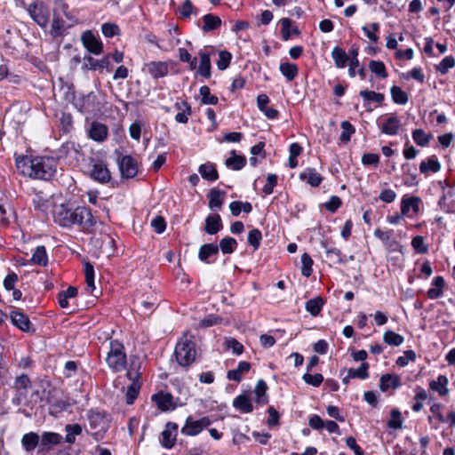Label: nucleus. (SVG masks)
Masks as SVG:
<instances>
[{
	"instance_id": "f8f14e48",
	"label": "nucleus",
	"mask_w": 455,
	"mask_h": 455,
	"mask_svg": "<svg viewBox=\"0 0 455 455\" xmlns=\"http://www.w3.org/2000/svg\"><path fill=\"white\" fill-rule=\"evenodd\" d=\"M421 200L417 196H403L401 201V212L403 216L413 217L419 212Z\"/></svg>"
},
{
	"instance_id": "603ef678",
	"label": "nucleus",
	"mask_w": 455,
	"mask_h": 455,
	"mask_svg": "<svg viewBox=\"0 0 455 455\" xmlns=\"http://www.w3.org/2000/svg\"><path fill=\"white\" fill-rule=\"evenodd\" d=\"M281 33L282 36L284 40H288L292 34H298L299 31L297 28H292L291 21L288 18H283L281 20Z\"/></svg>"
},
{
	"instance_id": "6e6552de",
	"label": "nucleus",
	"mask_w": 455,
	"mask_h": 455,
	"mask_svg": "<svg viewBox=\"0 0 455 455\" xmlns=\"http://www.w3.org/2000/svg\"><path fill=\"white\" fill-rule=\"evenodd\" d=\"M28 12L31 18L41 27H45L49 21L50 12L48 7L43 2H34L31 4Z\"/></svg>"
},
{
	"instance_id": "7ed1b4c3",
	"label": "nucleus",
	"mask_w": 455,
	"mask_h": 455,
	"mask_svg": "<svg viewBox=\"0 0 455 455\" xmlns=\"http://www.w3.org/2000/svg\"><path fill=\"white\" fill-rule=\"evenodd\" d=\"M106 363L114 372L122 371L126 365L127 358L124 345L116 340L109 341V349L107 353Z\"/></svg>"
},
{
	"instance_id": "473e14b6",
	"label": "nucleus",
	"mask_w": 455,
	"mask_h": 455,
	"mask_svg": "<svg viewBox=\"0 0 455 455\" xmlns=\"http://www.w3.org/2000/svg\"><path fill=\"white\" fill-rule=\"evenodd\" d=\"M432 284L435 286L427 291V297L431 299H435L443 296V289L445 282L443 277L436 276L433 279Z\"/></svg>"
},
{
	"instance_id": "3c124183",
	"label": "nucleus",
	"mask_w": 455,
	"mask_h": 455,
	"mask_svg": "<svg viewBox=\"0 0 455 455\" xmlns=\"http://www.w3.org/2000/svg\"><path fill=\"white\" fill-rule=\"evenodd\" d=\"M218 247L223 254H230L236 249L237 242L233 237H225L220 240Z\"/></svg>"
},
{
	"instance_id": "0e129e2a",
	"label": "nucleus",
	"mask_w": 455,
	"mask_h": 455,
	"mask_svg": "<svg viewBox=\"0 0 455 455\" xmlns=\"http://www.w3.org/2000/svg\"><path fill=\"white\" fill-rule=\"evenodd\" d=\"M301 273L304 276L308 277L312 275L313 259L307 253H303L301 256Z\"/></svg>"
},
{
	"instance_id": "aec40b11",
	"label": "nucleus",
	"mask_w": 455,
	"mask_h": 455,
	"mask_svg": "<svg viewBox=\"0 0 455 455\" xmlns=\"http://www.w3.org/2000/svg\"><path fill=\"white\" fill-rule=\"evenodd\" d=\"M91 177L101 183H106L110 180V172L108 169L105 163L101 161L95 162L92 164V169L91 171Z\"/></svg>"
},
{
	"instance_id": "4d7b16f0",
	"label": "nucleus",
	"mask_w": 455,
	"mask_h": 455,
	"mask_svg": "<svg viewBox=\"0 0 455 455\" xmlns=\"http://www.w3.org/2000/svg\"><path fill=\"white\" fill-rule=\"evenodd\" d=\"M384 341L389 346H400L403 343L404 339L402 335L393 331H387L383 335Z\"/></svg>"
},
{
	"instance_id": "6e6d98bb",
	"label": "nucleus",
	"mask_w": 455,
	"mask_h": 455,
	"mask_svg": "<svg viewBox=\"0 0 455 455\" xmlns=\"http://www.w3.org/2000/svg\"><path fill=\"white\" fill-rule=\"evenodd\" d=\"M340 126L342 132L339 136V140L342 143H347L350 140L351 136L355 132V129L348 121L341 122Z\"/></svg>"
},
{
	"instance_id": "a211bd4d",
	"label": "nucleus",
	"mask_w": 455,
	"mask_h": 455,
	"mask_svg": "<svg viewBox=\"0 0 455 455\" xmlns=\"http://www.w3.org/2000/svg\"><path fill=\"white\" fill-rule=\"evenodd\" d=\"M89 138L92 140L101 143L105 141L108 135V126L97 121H93L88 130Z\"/></svg>"
},
{
	"instance_id": "9b49d317",
	"label": "nucleus",
	"mask_w": 455,
	"mask_h": 455,
	"mask_svg": "<svg viewBox=\"0 0 455 455\" xmlns=\"http://www.w3.org/2000/svg\"><path fill=\"white\" fill-rule=\"evenodd\" d=\"M378 125L381 132L394 136L399 132L401 121L395 115L390 114L379 122Z\"/></svg>"
},
{
	"instance_id": "5701e85b",
	"label": "nucleus",
	"mask_w": 455,
	"mask_h": 455,
	"mask_svg": "<svg viewBox=\"0 0 455 455\" xmlns=\"http://www.w3.org/2000/svg\"><path fill=\"white\" fill-rule=\"evenodd\" d=\"M140 366L141 361L138 356H131L129 367L127 369L126 377L132 382L140 381Z\"/></svg>"
},
{
	"instance_id": "a18cd8bd",
	"label": "nucleus",
	"mask_w": 455,
	"mask_h": 455,
	"mask_svg": "<svg viewBox=\"0 0 455 455\" xmlns=\"http://www.w3.org/2000/svg\"><path fill=\"white\" fill-rule=\"evenodd\" d=\"M266 391H267L266 382L263 380H259L255 387V389H254V394L256 396L255 402L257 403L264 404V403H267V397L266 395Z\"/></svg>"
},
{
	"instance_id": "864d4df0",
	"label": "nucleus",
	"mask_w": 455,
	"mask_h": 455,
	"mask_svg": "<svg viewBox=\"0 0 455 455\" xmlns=\"http://www.w3.org/2000/svg\"><path fill=\"white\" fill-rule=\"evenodd\" d=\"M392 100L399 105H405L408 102V95L398 86H392L390 89Z\"/></svg>"
},
{
	"instance_id": "2eb2a0df",
	"label": "nucleus",
	"mask_w": 455,
	"mask_h": 455,
	"mask_svg": "<svg viewBox=\"0 0 455 455\" xmlns=\"http://www.w3.org/2000/svg\"><path fill=\"white\" fill-rule=\"evenodd\" d=\"M142 70L149 74L153 78L158 79L168 74L169 68L166 62L150 61L144 65Z\"/></svg>"
},
{
	"instance_id": "5fc2aeb1",
	"label": "nucleus",
	"mask_w": 455,
	"mask_h": 455,
	"mask_svg": "<svg viewBox=\"0 0 455 455\" xmlns=\"http://www.w3.org/2000/svg\"><path fill=\"white\" fill-rule=\"evenodd\" d=\"M141 383L140 381H135L131 383V385L127 387L126 391V403L127 404H132L134 401L136 400L140 389Z\"/></svg>"
},
{
	"instance_id": "774afa93",
	"label": "nucleus",
	"mask_w": 455,
	"mask_h": 455,
	"mask_svg": "<svg viewBox=\"0 0 455 455\" xmlns=\"http://www.w3.org/2000/svg\"><path fill=\"white\" fill-rule=\"evenodd\" d=\"M32 202L35 209L39 211H45L47 208V199L46 196L42 192H37L34 195L32 198Z\"/></svg>"
},
{
	"instance_id": "2f4dec72",
	"label": "nucleus",
	"mask_w": 455,
	"mask_h": 455,
	"mask_svg": "<svg viewBox=\"0 0 455 455\" xmlns=\"http://www.w3.org/2000/svg\"><path fill=\"white\" fill-rule=\"evenodd\" d=\"M233 406L243 413H249L253 411L251 399L245 395H240L233 401Z\"/></svg>"
},
{
	"instance_id": "c756f323",
	"label": "nucleus",
	"mask_w": 455,
	"mask_h": 455,
	"mask_svg": "<svg viewBox=\"0 0 455 455\" xmlns=\"http://www.w3.org/2000/svg\"><path fill=\"white\" fill-rule=\"evenodd\" d=\"M379 382V388L382 392H386L389 388H397L401 385L399 376L392 374L382 375Z\"/></svg>"
},
{
	"instance_id": "412c9836",
	"label": "nucleus",
	"mask_w": 455,
	"mask_h": 455,
	"mask_svg": "<svg viewBox=\"0 0 455 455\" xmlns=\"http://www.w3.org/2000/svg\"><path fill=\"white\" fill-rule=\"evenodd\" d=\"M89 426L91 429L97 432L103 431L106 428L107 423L104 416L97 411H90L87 414Z\"/></svg>"
},
{
	"instance_id": "b1692460",
	"label": "nucleus",
	"mask_w": 455,
	"mask_h": 455,
	"mask_svg": "<svg viewBox=\"0 0 455 455\" xmlns=\"http://www.w3.org/2000/svg\"><path fill=\"white\" fill-rule=\"evenodd\" d=\"M219 253V247L214 243H206L200 247L198 258L205 263H212L215 259L210 260L212 257H216Z\"/></svg>"
},
{
	"instance_id": "4be33fe9",
	"label": "nucleus",
	"mask_w": 455,
	"mask_h": 455,
	"mask_svg": "<svg viewBox=\"0 0 455 455\" xmlns=\"http://www.w3.org/2000/svg\"><path fill=\"white\" fill-rule=\"evenodd\" d=\"M11 321L13 325L23 331H28L30 329L31 323L29 318L24 313L19 310H12L11 312Z\"/></svg>"
},
{
	"instance_id": "c03bdc74",
	"label": "nucleus",
	"mask_w": 455,
	"mask_h": 455,
	"mask_svg": "<svg viewBox=\"0 0 455 455\" xmlns=\"http://www.w3.org/2000/svg\"><path fill=\"white\" fill-rule=\"evenodd\" d=\"M280 72L288 81H292L298 75V68L295 64L284 62L279 67Z\"/></svg>"
},
{
	"instance_id": "9d476101",
	"label": "nucleus",
	"mask_w": 455,
	"mask_h": 455,
	"mask_svg": "<svg viewBox=\"0 0 455 455\" xmlns=\"http://www.w3.org/2000/svg\"><path fill=\"white\" fill-rule=\"evenodd\" d=\"M177 435L178 425L174 422L166 423L164 429L161 433L160 444L165 449H172L176 443Z\"/></svg>"
},
{
	"instance_id": "20e7f679",
	"label": "nucleus",
	"mask_w": 455,
	"mask_h": 455,
	"mask_svg": "<svg viewBox=\"0 0 455 455\" xmlns=\"http://www.w3.org/2000/svg\"><path fill=\"white\" fill-rule=\"evenodd\" d=\"M196 355V352L193 337L187 333L184 334L175 347L177 362L181 366H188L195 361Z\"/></svg>"
},
{
	"instance_id": "bb28decb",
	"label": "nucleus",
	"mask_w": 455,
	"mask_h": 455,
	"mask_svg": "<svg viewBox=\"0 0 455 455\" xmlns=\"http://www.w3.org/2000/svg\"><path fill=\"white\" fill-rule=\"evenodd\" d=\"M251 369V364L248 362L242 361L238 363V366L228 371L227 378L229 380L240 382L243 376L246 374Z\"/></svg>"
},
{
	"instance_id": "a878e982",
	"label": "nucleus",
	"mask_w": 455,
	"mask_h": 455,
	"mask_svg": "<svg viewBox=\"0 0 455 455\" xmlns=\"http://www.w3.org/2000/svg\"><path fill=\"white\" fill-rule=\"evenodd\" d=\"M21 445L27 452H30L40 447V435L35 432H29L25 434L21 438Z\"/></svg>"
},
{
	"instance_id": "4c0bfd02",
	"label": "nucleus",
	"mask_w": 455,
	"mask_h": 455,
	"mask_svg": "<svg viewBox=\"0 0 455 455\" xmlns=\"http://www.w3.org/2000/svg\"><path fill=\"white\" fill-rule=\"evenodd\" d=\"M225 192L212 189L209 193V207L211 209H220L224 203Z\"/></svg>"
},
{
	"instance_id": "f03ea898",
	"label": "nucleus",
	"mask_w": 455,
	"mask_h": 455,
	"mask_svg": "<svg viewBox=\"0 0 455 455\" xmlns=\"http://www.w3.org/2000/svg\"><path fill=\"white\" fill-rule=\"evenodd\" d=\"M53 220L63 228L77 225L84 232H91L96 224V219L89 209L77 207L72 210L63 204L54 208Z\"/></svg>"
},
{
	"instance_id": "052dcab7",
	"label": "nucleus",
	"mask_w": 455,
	"mask_h": 455,
	"mask_svg": "<svg viewBox=\"0 0 455 455\" xmlns=\"http://www.w3.org/2000/svg\"><path fill=\"white\" fill-rule=\"evenodd\" d=\"M224 347L226 349H231L237 355L243 352V346L232 337L226 338Z\"/></svg>"
},
{
	"instance_id": "f3484780",
	"label": "nucleus",
	"mask_w": 455,
	"mask_h": 455,
	"mask_svg": "<svg viewBox=\"0 0 455 455\" xmlns=\"http://www.w3.org/2000/svg\"><path fill=\"white\" fill-rule=\"evenodd\" d=\"M152 400L162 411L174 410L177 405L170 393L158 392L152 395Z\"/></svg>"
},
{
	"instance_id": "c9c22d12",
	"label": "nucleus",
	"mask_w": 455,
	"mask_h": 455,
	"mask_svg": "<svg viewBox=\"0 0 455 455\" xmlns=\"http://www.w3.org/2000/svg\"><path fill=\"white\" fill-rule=\"evenodd\" d=\"M180 112L175 116V121L180 124H187L188 121V116L191 115V108L190 106L185 102H177L175 104Z\"/></svg>"
},
{
	"instance_id": "4468645a",
	"label": "nucleus",
	"mask_w": 455,
	"mask_h": 455,
	"mask_svg": "<svg viewBox=\"0 0 455 455\" xmlns=\"http://www.w3.org/2000/svg\"><path fill=\"white\" fill-rule=\"evenodd\" d=\"M82 43L84 46L91 52L96 55L103 52V44L91 31H85L82 35Z\"/></svg>"
},
{
	"instance_id": "423d86ee",
	"label": "nucleus",
	"mask_w": 455,
	"mask_h": 455,
	"mask_svg": "<svg viewBox=\"0 0 455 455\" xmlns=\"http://www.w3.org/2000/svg\"><path fill=\"white\" fill-rule=\"evenodd\" d=\"M31 387V381L26 374L18 376L13 384V388L15 389L16 394L12 398V403L15 405L22 403L27 399Z\"/></svg>"
},
{
	"instance_id": "7c9ffc66",
	"label": "nucleus",
	"mask_w": 455,
	"mask_h": 455,
	"mask_svg": "<svg viewBox=\"0 0 455 455\" xmlns=\"http://www.w3.org/2000/svg\"><path fill=\"white\" fill-rule=\"evenodd\" d=\"M368 368L369 364L367 363H362L361 366L357 369H349L347 371V375L343 379V383L347 384L348 383V380L350 379H365L368 378Z\"/></svg>"
},
{
	"instance_id": "0eeeda50",
	"label": "nucleus",
	"mask_w": 455,
	"mask_h": 455,
	"mask_svg": "<svg viewBox=\"0 0 455 455\" xmlns=\"http://www.w3.org/2000/svg\"><path fill=\"white\" fill-rule=\"evenodd\" d=\"M117 164L123 178L132 179L138 173V162L130 155L119 156L117 158Z\"/></svg>"
},
{
	"instance_id": "e2e57ef3",
	"label": "nucleus",
	"mask_w": 455,
	"mask_h": 455,
	"mask_svg": "<svg viewBox=\"0 0 455 455\" xmlns=\"http://www.w3.org/2000/svg\"><path fill=\"white\" fill-rule=\"evenodd\" d=\"M84 275L88 289L90 290V292H92V291L95 289L94 269L93 266L88 262L84 264Z\"/></svg>"
},
{
	"instance_id": "39448f33",
	"label": "nucleus",
	"mask_w": 455,
	"mask_h": 455,
	"mask_svg": "<svg viewBox=\"0 0 455 455\" xmlns=\"http://www.w3.org/2000/svg\"><path fill=\"white\" fill-rule=\"evenodd\" d=\"M75 105L80 112L90 114L100 112L102 108L99 94L93 92L77 98Z\"/></svg>"
},
{
	"instance_id": "49530a36",
	"label": "nucleus",
	"mask_w": 455,
	"mask_h": 455,
	"mask_svg": "<svg viewBox=\"0 0 455 455\" xmlns=\"http://www.w3.org/2000/svg\"><path fill=\"white\" fill-rule=\"evenodd\" d=\"M232 154L234 156L226 159L225 164L232 170L239 171L245 165L246 159L243 156H235V151H232Z\"/></svg>"
},
{
	"instance_id": "79ce46f5",
	"label": "nucleus",
	"mask_w": 455,
	"mask_h": 455,
	"mask_svg": "<svg viewBox=\"0 0 455 455\" xmlns=\"http://www.w3.org/2000/svg\"><path fill=\"white\" fill-rule=\"evenodd\" d=\"M403 170V179L404 185L408 187H411L414 185H417V175L414 172V171L411 170V166L408 164H403L402 166Z\"/></svg>"
},
{
	"instance_id": "6ab92c4d",
	"label": "nucleus",
	"mask_w": 455,
	"mask_h": 455,
	"mask_svg": "<svg viewBox=\"0 0 455 455\" xmlns=\"http://www.w3.org/2000/svg\"><path fill=\"white\" fill-rule=\"evenodd\" d=\"M109 59L110 55H107L101 60H96L91 56L84 57V66L92 70L102 71L103 69H106V71L110 72L112 70V66Z\"/></svg>"
},
{
	"instance_id": "bf43d9fd",
	"label": "nucleus",
	"mask_w": 455,
	"mask_h": 455,
	"mask_svg": "<svg viewBox=\"0 0 455 455\" xmlns=\"http://www.w3.org/2000/svg\"><path fill=\"white\" fill-rule=\"evenodd\" d=\"M369 68L372 73H374L376 76L381 78L387 77L386 67L382 61L371 60L369 63Z\"/></svg>"
},
{
	"instance_id": "cd10ccee",
	"label": "nucleus",
	"mask_w": 455,
	"mask_h": 455,
	"mask_svg": "<svg viewBox=\"0 0 455 455\" xmlns=\"http://www.w3.org/2000/svg\"><path fill=\"white\" fill-rule=\"evenodd\" d=\"M223 228L221 218L219 214L209 215L205 219V232L209 235H215Z\"/></svg>"
},
{
	"instance_id": "de8ad7c7",
	"label": "nucleus",
	"mask_w": 455,
	"mask_h": 455,
	"mask_svg": "<svg viewBox=\"0 0 455 455\" xmlns=\"http://www.w3.org/2000/svg\"><path fill=\"white\" fill-rule=\"evenodd\" d=\"M66 437L65 442L68 443H74L76 436L81 435L82 427L79 424L67 425L65 427Z\"/></svg>"
},
{
	"instance_id": "393cba45",
	"label": "nucleus",
	"mask_w": 455,
	"mask_h": 455,
	"mask_svg": "<svg viewBox=\"0 0 455 455\" xmlns=\"http://www.w3.org/2000/svg\"><path fill=\"white\" fill-rule=\"evenodd\" d=\"M299 179L312 187H318L323 181V177L314 168H307L304 170L300 172Z\"/></svg>"
},
{
	"instance_id": "13d9d810",
	"label": "nucleus",
	"mask_w": 455,
	"mask_h": 455,
	"mask_svg": "<svg viewBox=\"0 0 455 455\" xmlns=\"http://www.w3.org/2000/svg\"><path fill=\"white\" fill-rule=\"evenodd\" d=\"M454 67L455 59L452 56H446L438 65L435 66V70L441 75H445Z\"/></svg>"
},
{
	"instance_id": "69168bd1",
	"label": "nucleus",
	"mask_w": 455,
	"mask_h": 455,
	"mask_svg": "<svg viewBox=\"0 0 455 455\" xmlns=\"http://www.w3.org/2000/svg\"><path fill=\"white\" fill-rule=\"evenodd\" d=\"M362 29L370 41L372 43L378 42L379 36L376 35V32L379 29V25L378 23H371L369 26H363Z\"/></svg>"
},
{
	"instance_id": "ddd939ff",
	"label": "nucleus",
	"mask_w": 455,
	"mask_h": 455,
	"mask_svg": "<svg viewBox=\"0 0 455 455\" xmlns=\"http://www.w3.org/2000/svg\"><path fill=\"white\" fill-rule=\"evenodd\" d=\"M212 50H209L208 48L201 49L198 52V56L200 59L199 66H196V72L200 76H203L204 78H210L211 77V53Z\"/></svg>"
},
{
	"instance_id": "a19ab883",
	"label": "nucleus",
	"mask_w": 455,
	"mask_h": 455,
	"mask_svg": "<svg viewBox=\"0 0 455 455\" xmlns=\"http://www.w3.org/2000/svg\"><path fill=\"white\" fill-rule=\"evenodd\" d=\"M412 139L418 146L427 147L431 139V133H426L422 129H416L412 132Z\"/></svg>"
},
{
	"instance_id": "8fccbe9b",
	"label": "nucleus",
	"mask_w": 455,
	"mask_h": 455,
	"mask_svg": "<svg viewBox=\"0 0 455 455\" xmlns=\"http://www.w3.org/2000/svg\"><path fill=\"white\" fill-rule=\"evenodd\" d=\"M32 261L40 266H46L48 256L44 246H37L33 253Z\"/></svg>"
},
{
	"instance_id": "dca6fc26",
	"label": "nucleus",
	"mask_w": 455,
	"mask_h": 455,
	"mask_svg": "<svg viewBox=\"0 0 455 455\" xmlns=\"http://www.w3.org/2000/svg\"><path fill=\"white\" fill-rule=\"evenodd\" d=\"M62 441V435L55 432H44L40 435V451L47 452L52 447L60 444Z\"/></svg>"
},
{
	"instance_id": "72a5a7b5",
	"label": "nucleus",
	"mask_w": 455,
	"mask_h": 455,
	"mask_svg": "<svg viewBox=\"0 0 455 455\" xmlns=\"http://www.w3.org/2000/svg\"><path fill=\"white\" fill-rule=\"evenodd\" d=\"M198 172L203 179L209 181H214L219 178L215 165L211 163L201 164L199 166Z\"/></svg>"
},
{
	"instance_id": "09e8293b",
	"label": "nucleus",
	"mask_w": 455,
	"mask_h": 455,
	"mask_svg": "<svg viewBox=\"0 0 455 455\" xmlns=\"http://www.w3.org/2000/svg\"><path fill=\"white\" fill-rule=\"evenodd\" d=\"M77 295V290L75 287H69L66 291L59 293V304L60 307H68V299L75 298Z\"/></svg>"
},
{
	"instance_id": "338daca9",
	"label": "nucleus",
	"mask_w": 455,
	"mask_h": 455,
	"mask_svg": "<svg viewBox=\"0 0 455 455\" xmlns=\"http://www.w3.org/2000/svg\"><path fill=\"white\" fill-rule=\"evenodd\" d=\"M360 96L364 100L368 101H373L376 103H381L384 100V95L379 92H376L373 91H361Z\"/></svg>"
},
{
	"instance_id": "58836bf2",
	"label": "nucleus",
	"mask_w": 455,
	"mask_h": 455,
	"mask_svg": "<svg viewBox=\"0 0 455 455\" xmlns=\"http://www.w3.org/2000/svg\"><path fill=\"white\" fill-rule=\"evenodd\" d=\"M203 20H204V26L202 28L204 32H209V31L217 29L221 25L220 18L216 15L211 14V13L205 14L203 17Z\"/></svg>"
},
{
	"instance_id": "1a4fd4ad",
	"label": "nucleus",
	"mask_w": 455,
	"mask_h": 455,
	"mask_svg": "<svg viewBox=\"0 0 455 455\" xmlns=\"http://www.w3.org/2000/svg\"><path fill=\"white\" fill-rule=\"evenodd\" d=\"M211 423L212 421L208 417H203L197 420L188 417L181 428V433L185 435L195 436L201 433L204 428L210 426Z\"/></svg>"
},
{
	"instance_id": "37998d69",
	"label": "nucleus",
	"mask_w": 455,
	"mask_h": 455,
	"mask_svg": "<svg viewBox=\"0 0 455 455\" xmlns=\"http://www.w3.org/2000/svg\"><path fill=\"white\" fill-rule=\"evenodd\" d=\"M323 304V300L320 297L311 299L306 303V310L313 316H316L321 312Z\"/></svg>"
},
{
	"instance_id": "680f3d73",
	"label": "nucleus",
	"mask_w": 455,
	"mask_h": 455,
	"mask_svg": "<svg viewBox=\"0 0 455 455\" xmlns=\"http://www.w3.org/2000/svg\"><path fill=\"white\" fill-rule=\"evenodd\" d=\"M199 93L202 97V102L204 104L216 105L219 101L215 95L211 94L210 88L206 85H203L200 88Z\"/></svg>"
},
{
	"instance_id": "ea45409f",
	"label": "nucleus",
	"mask_w": 455,
	"mask_h": 455,
	"mask_svg": "<svg viewBox=\"0 0 455 455\" xmlns=\"http://www.w3.org/2000/svg\"><path fill=\"white\" fill-rule=\"evenodd\" d=\"M322 246L324 248L326 258L333 263H343V258L341 251L336 247H329L326 243H322Z\"/></svg>"
},
{
	"instance_id": "f257e3e1",
	"label": "nucleus",
	"mask_w": 455,
	"mask_h": 455,
	"mask_svg": "<svg viewBox=\"0 0 455 455\" xmlns=\"http://www.w3.org/2000/svg\"><path fill=\"white\" fill-rule=\"evenodd\" d=\"M18 171L36 180H51L57 172L58 162L53 157L19 156L15 158Z\"/></svg>"
},
{
	"instance_id": "f704fd0d",
	"label": "nucleus",
	"mask_w": 455,
	"mask_h": 455,
	"mask_svg": "<svg viewBox=\"0 0 455 455\" xmlns=\"http://www.w3.org/2000/svg\"><path fill=\"white\" fill-rule=\"evenodd\" d=\"M419 170L423 174H427L429 172H438L441 170V164L435 156H431L420 163Z\"/></svg>"
},
{
	"instance_id": "e433bc0d",
	"label": "nucleus",
	"mask_w": 455,
	"mask_h": 455,
	"mask_svg": "<svg viewBox=\"0 0 455 455\" xmlns=\"http://www.w3.org/2000/svg\"><path fill=\"white\" fill-rule=\"evenodd\" d=\"M331 57L333 59L334 64L338 68H343L346 67L347 62L348 61V56L346 52L336 46L331 51Z\"/></svg>"
},
{
	"instance_id": "c85d7f7f",
	"label": "nucleus",
	"mask_w": 455,
	"mask_h": 455,
	"mask_svg": "<svg viewBox=\"0 0 455 455\" xmlns=\"http://www.w3.org/2000/svg\"><path fill=\"white\" fill-rule=\"evenodd\" d=\"M448 383L449 380L445 375H439L436 379L429 382V387L441 396H445L449 394Z\"/></svg>"
}]
</instances>
